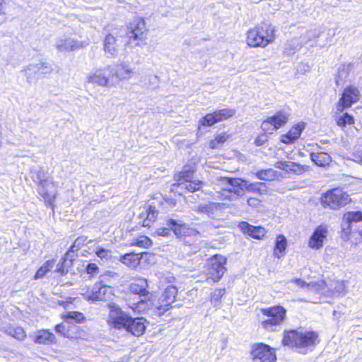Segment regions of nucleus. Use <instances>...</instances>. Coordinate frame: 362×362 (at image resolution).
Instances as JSON below:
<instances>
[{"label": "nucleus", "mask_w": 362, "mask_h": 362, "mask_svg": "<svg viewBox=\"0 0 362 362\" xmlns=\"http://www.w3.org/2000/svg\"><path fill=\"white\" fill-rule=\"evenodd\" d=\"M218 197L222 201H232L236 199L230 187H223L218 192Z\"/></svg>", "instance_id": "nucleus-44"}, {"label": "nucleus", "mask_w": 362, "mask_h": 362, "mask_svg": "<svg viewBox=\"0 0 362 362\" xmlns=\"http://www.w3.org/2000/svg\"><path fill=\"white\" fill-rule=\"evenodd\" d=\"M146 322L147 321L144 317L130 315L124 329L133 336L139 337L145 333Z\"/></svg>", "instance_id": "nucleus-19"}, {"label": "nucleus", "mask_w": 362, "mask_h": 362, "mask_svg": "<svg viewBox=\"0 0 362 362\" xmlns=\"http://www.w3.org/2000/svg\"><path fill=\"white\" fill-rule=\"evenodd\" d=\"M354 158L357 162L362 164V151H358L356 153H354Z\"/></svg>", "instance_id": "nucleus-55"}, {"label": "nucleus", "mask_w": 362, "mask_h": 362, "mask_svg": "<svg viewBox=\"0 0 362 362\" xmlns=\"http://www.w3.org/2000/svg\"><path fill=\"white\" fill-rule=\"evenodd\" d=\"M149 30L143 17H136L126 25L125 45L137 47L146 44Z\"/></svg>", "instance_id": "nucleus-5"}, {"label": "nucleus", "mask_w": 362, "mask_h": 362, "mask_svg": "<svg viewBox=\"0 0 362 362\" xmlns=\"http://www.w3.org/2000/svg\"><path fill=\"white\" fill-rule=\"evenodd\" d=\"M305 126L304 122L293 124L286 133L280 136V142L286 145L294 144L300 137Z\"/></svg>", "instance_id": "nucleus-22"}, {"label": "nucleus", "mask_w": 362, "mask_h": 362, "mask_svg": "<svg viewBox=\"0 0 362 362\" xmlns=\"http://www.w3.org/2000/svg\"><path fill=\"white\" fill-rule=\"evenodd\" d=\"M235 115V110L233 108L218 109L202 117L199 121V124L202 127H212L218 122L232 118Z\"/></svg>", "instance_id": "nucleus-16"}, {"label": "nucleus", "mask_w": 362, "mask_h": 362, "mask_svg": "<svg viewBox=\"0 0 362 362\" xmlns=\"http://www.w3.org/2000/svg\"><path fill=\"white\" fill-rule=\"evenodd\" d=\"M146 278L136 276L128 284L124 302L133 313L146 314L152 308L153 298Z\"/></svg>", "instance_id": "nucleus-1"}, {"label": "nucleus", "mask_w": 362, "mask_h": 362, "mask_svg": "<svg viewBox=\"0 0 362 362\" xmlns=\"http://www.w3.org/2000/svg\"><path fill=\"white\" fill-rule=\"evenodd\" d=\"M178 290L175 286H167L157 299V303L150 310L153 315L160 317L173 309L176 302Z\"/></svg>", "instance_id": "nucleus-9"}, {"label": "nucleus", "mask_w": 362, "mask_h": 362, "mask_svg": "<svg viewBox=\"0 0 362 362\" xmlns=\"http://www.w3.org/2000/svg\"><path fill=\"white\" fill-rule=\"evenodd\" d=\"M274 167L276 168H278L283 172H284L285 174L291 175V169L292 168V161L290 160H279L275 163Z\"/></svg>", "instance_id": "nucleus-45"}, {"label": "nucleus", "mask_w": 362, "mask_h": 362, "mask_svg": "<svg viewBox=\"0 0 362 362\" xmlns=\"http://www.w3.org/2000/svg\"><path fill=\"white\" fill-rule=\"evenodd\" d=\"M108 69L110 70V67H108ZM90 80L92 82L102 86H110L114 85V80L111 78L110 74H109V76H106L101 73V71L93 74L90 77Z\"/></svg>", "instance_id": "nucleus-32"}, {"label": "nucleus", "mask_w": 362, "mask_h": 362, "mask_svg": "<svg viewBox=\"0 0 362 362\" xmlns=\"http://www.w3.org/2000/svg\"><path fill=\"white\" fill-rule=\"evenodd\" d=\"M118 47L119 45L117 37L111 33L107 34L103 40L105 52L110 55H115L118 51Z\"/></svg>", "instance_id": "nucleus-28"}, {"label": "nucleus", "mask_w": 362, "mask_h": 362, "mask_svg": "<svg viewBox=\"0 0 362 362\" xmlns=\"http://www.w3.org/2000/svg\"><path fill=\"white\" fill-rule=\"evenodd\" d=\"M360 98V92L357 87L349 85L345 87L336 104V113L341 114L345 110L350 108Z\"/></svg>", "instance_id": "nucleus-13"}, {"label": "nucleus", "mask_w": 362, "mask_h": 362, "mask_svg": "<svg viewBox=\"0 0 362 362\" xmlns=\"http://www.w3.org/2000/svg\"><path fill=\"white\" fill-rule=\"evenodd\" d=\"M238 227L243 234L257 240H262L267 233L265 228L251 225L247 221L240 222Z\"/></svg>", "instance_id": "nucleus-23"}, {"label": "nucleus", "mask_w": 362, "mask_h": 362, "mask_svg": "<svg viewBox=\"0 0 362 362\" xmlns=\"http://www.w3.org/2000/svg\"><path fill=\"white\" fill-rule=\"evenodd\" d=\"M343 220L347 225V228H343L341 232V236L346 240H349L351 243L357 245L362 242V231L355 230L351 232V224L362 221V212L360 211H347L343 214Z\"/></svg>", "instance_id": "nucleus-11"}, {"label": "nucleus", "mask_w": 362, "mask_h": 362, "mask_svg": "<svg viewBox=\"0 0 362 362\" xmlns=\"http://www.w3.org/2000/svg\"><path fill=\"white\" fill-rule=\"evenodd\" d=\"M222 180H226L230 185V188L236 199L243 197L245 194V180L236 178L225 177Z\"/></svg>", "instance_id": "nucleus-26"}, {"label": "nucleus", "mask_w": 362, "mask_h": 362, "mask_svg": "<svg viewBox=\"0 0 362 362\" xmlns=\"http://www.w3.org/2000/svg\"><path fill=\"white\" fill-rule=\"evenodd\" d=\"M218 197L222 201H232L236 199L230 187H223L218 192Z\"/></svg>", "instance_id": "nucleus-43"}, {"label": "nucleus", "mask_w": 362, "mask_h": 362, "mask_svg": "<svg viewBox=\"0 0 362 362\" xmlns=\"http://www.w3.org/2000/svg\"><path fill=\"white\" fill-rule=\"evenodd\" d=\"M256 176L259 180H272L276 176V172L272 169L260 170L256 173Z\"/></svg>", "instance_id": "nucleus-41"}, {"label": "nucleus", "mask_w": 362, "mask_h": 362, "mask_svg": "<svg viewBox=\"0 0 362 362\" xmlns=\"http://www.w3.org/2000/svg\"><path fill=\"white\" fill-rule=\"evenodd\" d=\"M170 228H158L156 231V233L157 235H159V236H163V237H165V236H168L170 234Z\"/></svg>", "instance_id": "nucleus-52"}, {"label": "nucleus", "mask_w": 362, "mask_h": 362, "mask_svg": "<svg viewBox=\"0 0 362 362\" xmlns=\"http://www.w3.org/2000/svg\"><path fill=\"white\" fill-rule=\"evenodd\" d=\"M289 115L284 110L276 111L272 116L267 117L261 124L262 131L273 134L284 127L288 122Z\"/></svg>", "instance_id": "nucleus-15"}, {"label": "nucleus", "mask_w": 362, "mask_h": 362, "mask_svg": "<svg viewBox=\"0 0 362 362\" xmlns=\"http://www.w3.org/2000/svg\"><path fill=\"white\" fill-rule=\"evenodd\" d=\"M148 254V252H127L119 256V261L128 268L135 269L140 265L144 256Z\"/></svg>", "instance_id": "nucleus-24"}, {"label": "nucleus", "mask_w": 362, "mask_h": 362, "mask_svg": "<svg viewBox=\"0 0 362 362\" xmlns=\"http://www.w3.org/2000/svg\"><path fill=\"white\" fill-rule=\"evenodd\" d=\"M130 246L147 249L153 245L152 240L144 235H141L132 239L129 243Z\"/></svg>", "instance_id": "nucleus-34"}, {"label": "nucleus", "mask_w": 362, "mask_h": 362, "mask_svg": "<svg viewBox=\"0 0 362 362\" xmlns=\"http://www.w3.org/2000/svg\"><path fill=\"white\" fill-rule=\"evenodd\" d=\"M226 293V289L222 288H216L210 295V300L212 303H220L222 297Z\"/></svg>", "instance_id": "nucleus-46"}, {"label": "nucleus", "mask_w": 362, "mask_h": 362, "mask_svg": "<svg viewBox=\"0 0 362 362\" xmlns=\"http://www.w3.org/2000/svg\"><path fill=\"white\" fill-rule=\"evenodd\" d=\"M109 313L106 322L110 328L122 330L128 322L130 315L115 303L108 304Z\"/></svg>", "instance_id": "nucleus-12"}, {"label": "nucleus", "mask_w": 362, "mask_h": 362, "mask_svg": "<svg viewBox=\"0 0 362 362\" xmlns=\"http://www.w3.org/2000/svg\"><path fill=\"white\" fill-rule=\"evenodd\" d=\"M320 342L319 334L313 330L303 332L297 329H285L282 334V346L292 349H313Z\"/></svg>", "instance_id": "nucleus-4"}, {"label": "nucleus", "mask_w": 362, "mask_h": 362, "mask_svg": "<svg viewBox=\"0 0 362 362\" xmlns=\"http://www.w3.org/2000/svg\"><path fill=\"white\" fill-rule=\"evenodd\" d=\"M158 214L159 211L153 203L146 204L144 206V211L139 215L141 220V226L148 228H151L157 221Z\"/></svg>", "instance_id": "nucleus-20"}, {"label": "nucleus", "mask_w": 362, "mask_h": 362, "mask_svg": "<svg viewBox=\"0 0 362 362\" xmlns=\"http://www.w3.org/2000/svg\"><path fill=\"white\" fill-rule=\"evenodd\" d=\"M230 139V135L226 132L216 134L209 142V147L211 149L220 148Z\"/></svg>", "instance_id": "nucleus-35"}, {"label": "nucleus", "mask_w": 362, "mask_h": 362, "mask_svg": "<svg viewBox=\"0 0 362 362\" xmlns=\"http://www.w3.org/2000/svg\"><path fill=\"white\" fill-rule=\"evenodd\" d=\"M75 298H69L66 300H58L57 304L59 306H62L64 309H67L70 304H72L74 301Z\"/></svg>", "instance_id": "nucleus-50"}, {"label": "nucleus", "mask_w": 362, "mask_h": 362, "mask_svg": "<svg viewBox=\"0 0 362 362\" xmlns=\"http://www.w3.org/2000/svg\"><path fill=\"white\" fill-rule=\"evenodd\" d=\"M69 251H67L62 257L60 262L57 264L55 272L60 274H66L68 269L73 264V260L69 258Z\"/></svg>", "instance_id": "nucleus-36"}, {"label": "nucleus", "mask_w": 362, "mask_h": 362, "mask_svg": "<svg viewBox=\"0 0 362 362\" xmlns=\"http://www.w3.org/2000/svg\"><path fill=\"white\" fill-rule=\"evenodd\" d=\"M56 259H52L46 260L35 272L33 279H39L45 277L54 267Z\"/></svg>", "instance_id": "nucleus-31"}, {"label": "nucleus", "mask_w": 362, "mask_h": 362, "mask_svg": "<svg viewBox=\"0 0 362 362\" xmlns=\"http://www.w3.org/2000/svg\"><path fill=\"white\" fill-rule=\"evenodd\" d=\"M310 170V166L301 165L298 163L292 162L291 175H301Z\"/></svg>", "instance_id": "nucleus-40"}, {"label": "nucleus", "mask_w": 362, "mask_h": 362, "mask_svg": "<svg viewBox=\"0 0 362 362\" xmlns=\"http://www.w3.org/2000/svg\"><path fill=\"white\" fill-rule=\"evenodd\" d=\"M64 322L54 326L55 332L59 335L73 341L85 339V331L77 324L86 322L84 314L79 311H68L60 315Z\"/></svg>", "instance_id": "nucleus-2"}, {"label": "nucleus", "mask_w": 362, "mask_h": 362, "mask_svg": "<svg viewBox=\"0 0 362 362\" xmlns=\"http://www.w3.org/2000/svg\"><path fill=\"white\" fill-rule=\"evenodd\" d=\"M6 0H0V15L5 13Z\"/></svg>", "instance_id": "nucleus-54"}, {"label": "nucleus", "mask_w": 362, "mask_h": 362, "mask_svg": "<svg viewBox=\"0 0 362 362\" xmlns=\"http://www.w3.org/2000/svg\"><path fill=\"white\" fill-rule=\"evenodd\" d=\"M87 274L93 275L99 272V267L95 263H89L86 267Z\"/></svg>", "instance_id": "nucleus-49"}, {"label": "nucleus", "mask_w": 362, "mask_h": 362, "mask_svg": "<svg viewBox=\"0 0 362 362\" xmlns=\"http://www.w3.org/2000/svg\"><path fill=\"white\" fill-rule=\"evenodd\" d=\"M349 194L341 187H334L322 193L320 203L325 209L338 210L351 202Z\"/></svg>", "instance_id": "nucleus-7"}, {"label": "nucleus", "mask_w": 362, "mask_h": 362, "mask_svg": "<svg viewBox=\"0 0 362 362\" xmlns=\"http://www.w3.org/2000/svg\"><path fill=\"white\" fill-rule=\"evenodd\" d=\"M335 116L336 124L341 129H344L347 125H353L355 124V117L348 112H342V115Z\"/></svg>", "instance_id": "nucleus-33"}, {"label": "nucleus", "mask_w": 362, "mask_h": 362, "mask_svg": "<svg viewBox=\"0 0 362 362\" xmlns=\"http://www.w3.org/2000/svg\"><path fill=\"white\" fill-rule=\"evenodd\" d=\"M166 225L171 228L177 238L184 242L185 245L190 246L198 243L200 233L197 229L185 223H179L173 218L168 219Z\"/></svg>", "instance_id": "nucleus-10"}, {"label": "nucleus", "mask_w": 362, "mask_h": 362, "mask_svg": "<svg viewBox=\"0 0 362 362\" xmlns=\"http://www.w3.org/2000/svg\"><path fill=\"white\" fill-rule=\"evenodd\" d=\"M134 74V71L124 62L117 64L115 68L110 69V76L114 80V85L132 78Z\"/></svg>", "instance_id": "nucleus-21"}, {"label": "nucleus", "mask_w": 362, "mask_h": 362, "mask_svg": "<svg viewBox=\"0 0 362 362\" xmlns=\"http://www.w3.org/2000/svg\"><path fill=\"white\" fill-rule=\"evenodd\" d=\"M8 333L18 341H23L27 337L25 330L20 326L9 328Z\"/></svg>", "instance_id": "nucleus-39"}, {"label": "nucleus", "mask_w": 362, "mask_h": 362, "mask_svg": "<svg viewBox=\"0 0 362 362\" xmlns=\"http://www.w3.org/2000/svg\"><path fill=\"white\" fill-rule=\"evenodd\" d=\"M287 247V240L285 236L282 234L278 235L275 239V243L273 248V255L277 258L283 257L286 254Z\"/></svg>", "instance_id": "nucleus-27"}, {"label": "nucleus", "mask_w": 362, "mask_h": 362, "mask_svg": "<svg viewBox=\"0 0 362 362\" xmlns=\"http://www.w3.org/2000/svg\"><path fill=\"white\" fill-rule=\"evenodd\" d=\"M112 293V287L103 284L102 281L96 282L92 286H88L84 293L87 300L92 301L106 300Z\"/></svg>", "instance_id": "nucleus-17"}, {"label": "nucleus", "mask_w": 362, "mask_h": 362, "mask_svg": "<svg viewBox=\"0 0 362 362\" xmlns=\"http://www.w3.org/2000/svg\"><path fill=\"white\" fill-rule=\"evenodd\" d=\"M40 196L43 198L45 203L47 206H49L52 209L53 213H54L55 210V199L57 197V193L53 194H50L47 190H43L40 193Z\"/></svg>", "instance_id": "nucleus-38"}, {"label": "nucleus", "mask_w": 362, "mask_h": 362, "mask_svg": "<svg viewBox=\"0 0 362 362\" xmlns=\"http://www.w3.org/2000/svg\"><path fill=\"white\" fill-rule=\"evenodd\" d=\"M361 63H362V59H361Z\"/></svg>", "instance_id": "nucleus-56"}, {"label": "nucleus", "mask_w": 362, "mask_h": 362, "mask_svg": "<svg viewBox=\"0 0 362 362\" xmlns=\"http://www.w3.org/2000/svg\"><path fill=\"white\" fill-rule=\"evenodd\" d=\"M261 202L262 201L257 197H250L247 199V204L254 208L258 207Z\"/></svg>", "instance_id": "nucleus-51"}, {"label": "nucleus", "mask_w": 362, "mask_h": 362, "mask_svg": "<svg viewBox=\"0 0 362 362\" xmlns=\"http://www.w3.org/2000/svg\"><path fill=\"white\" fill-rule=\"evenodd\" d=\"M33 341L35 344L50 346L57 344L55 334L47 329H41L36 332Z\"/></svg>", "instance_id": "nucleus-25"}, {"label": "nucleus", "mask_w": 362, "mask_h": 362, "mask_svg": "<svg viewBox=\"0 0 362 362\" xmlns=\"http://www.w3.org/2000/svg\"><path fill=\"white\" fill-rule=\"evenodd\" d=\"M310 158L317 166L320 167L328 166L332 160L331 156L328 153L324 151L311 153Z\"/></svg>", "instance_id": "nucleus-29"}, {"label": "nucleus", "mask_w": 362, "mask_h": 362, "mask_svg": "<svg viewBox=\"0 0 362 362\" xmlns=\"http://www.w3.org/2000/svg\"><path fill=\"white\" fill-rule=\"evenodd\" d=\"M110 251L109 250L105 249L103 247H100L95 252V255L100 257V259H110Z\"/></svg>", "instance_id": "nucleus-48"}, {"label": "nucleus", "mask_w": 362, "mask_h": 362, "mask_svg": "<svg viewBox=\"0 0 362 362\" xmlns=\"http://www.w3.org/2000/svg\"><path fill=\"white\" fill-rule=\"evenodd\" d=\"M269 134H272V133H267L264 131H262L261 133H259L255 139V144L257 146H263L264 144H266L268 141L269 139Z\"/></svg>", "instance_id": "nucleus-47"}, {"label": "nucleus", "mask_w": 362, "mask_h": 362, "mask_svg": "<svg viewBox=\"0 0 362 362\" xmlns=\"http://www.w3.org/2000/svg\"><path fill=\"white\" fill-rule=\"evenodd\" d=\"M328 235V227L325 224L317 226L308 239V245L310 248L317 250L323 247L324 242Z\"/></svg>", "instance_id": "nucleus-18"}, {"label": "nucleus", "mask_w": 362, "mask_h": 362, "mask_svg": "<svg viewBox=\"0 0 362 362\" xmlns=\"http://www.w3.org/2000/svg\"><path fill=\"white\" fill-rule=\"evenodd\" d=\"M204 183L202 180H192V179L185 185V190L188 192L194 193L199 190H200Z\"/></svg>", "instance_id": "nucleus-42"}, {"label": "nucleus", "mask_w": 362, "mask_h": 362, "mask_svg": "<svg viewBox=\"0 0 362 362\" xmlns=\"http://www.w3.org/2000/svg\"><path fill=\"white\" fill-rule=\"evenodd\" d=\"M250 354L253 361H259V362L276 361L275 349L263 342H256L252 344Z\"/></svg>", "instance_id": "nucleus-14"}, {"label": "nucleus", "mask_w": 362, "mask_h": 362, "mask_svg": "<svg viewBox=\"0 0 362 362\" xmlns=\"http://www.w3.org/2000/svg\"><path fill=\"white\" fill-rule=\"evenodd\" d=\"M276 39V27L266 21L256 24L245 33V43L250 48H266Z\"/></svg>", "instance_id": "nucleus-3"}, {"label": "nucleus", "mask_w": 362, "mask_h": 362, "mask_svg": "<svg viewBox=\"0 0 362 362\" xmlns=\"http://www.w3.org/2000/svg\"><path fill=\"white\" fill-rule=\"evenodd\" d=\"M227 258L219 254L212 255L207 259L203 272L206 281L217 283L226 272Z\"/></svg>", "instance_id": "nucleus-8"}, {"label": "nucleus", "mask_w": 362, "mask_h": 362, "mask_svg": "<svg viewBox=\"0 0 362 362\" xmlns=\"http://www.w3.org/2000/svg\"><path fill=\"white\" fill-rule=\"evenodd\" d=\"M292 282L300 286V288H304L307 286H308L306 282L300 279H294L292 280Z\"/></svg>", "instance_id": "nucleus-53"}, {"label": "nucleus", "mask_w": 362, "mask_h": 362, "mask_svg": "<svg viewBox=\"0 0 362 362\" xmlns=\"http://www.w3.org/2000/svg\"><path fill=\"white\" fill-rule=\"evenodd\" d=\"M267 187L264 182H255L247 184L245 181V192H252L258 194H264L267 193Z\"/></svg>", "instance_id": "nucleus-37"}, {"label": "nucleus", "mask_w": 362, "mask_h": 362, "mask_svg": "<svg viewBox=\"0 0 362 362\" xmlns=\"http://www.w3.org/2000/svg\"><path fill=\"white\" fill-rule=\"evenodd\" d=\"M194 173V169L182 170L174 175V180L175 187H179L183 184L188 183L192 178Z\"/></svg>", "instance_id": "nucleus-30"}, {"label": "nucleus", "mask_w": 362, "mask_h": 362, "mask_svg": "<svg viewBox=\"0 0 362 362\" xmlns=\"http://www.w3.org/2000/svg\"><path fill=\"white\" fill-rule=\"evenodd\" d=\"M260 312L267 319L261 322L262 327L267 332H273L279 326L283 325L287 318L286 309L276 305L260 309Z\"/></svg>", "instance_id": "nucleus-6"}]
</instances>
